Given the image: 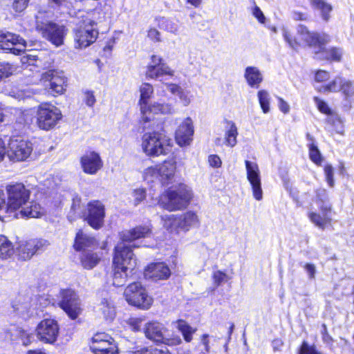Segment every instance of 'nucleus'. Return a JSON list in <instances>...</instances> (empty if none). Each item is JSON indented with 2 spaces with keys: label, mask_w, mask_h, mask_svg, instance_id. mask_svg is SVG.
Wrapping results in <instances>:
<instances>
[{
  "label": "nucleus",
  "mask_w": 354,
  "mask_h": 354,
  "mask_svg": "<svg viewBox=\"0 0 354 354\" xmlns=\"http://www.w3.org/2000/svg\"><path fill=\"white\" fill-rule=\"evenodd\" d=\"M9 213L19 210L21 216L39 218L44 214V209L35 201H29L30 192L23 183L6 186Z\"/></svg>",
  "instance_id": "f257e3e1"
},
{
  "label": "nucleus",
  "mask_w": 354,
  "mask_h": 354,
  "mask_svg": "<svg viewBox=\"0 0 354 354\" xmlns=\"http://www.w3.org/2000/svg\"><path fill=\"white\" fill-rule=\"evenodd\" d=\"M136 266V259L130 246L124 243L117 245L112 265V283L114 286H123L129 273Z\"/></svg>",
  "instance_id": "f03ea898"
},
{
  "label": "nucleus",
  "mask_w": 354,
  "mask_h": 354,
  "mask_svg": "<svg viewBox=\"0 0 354 354\" xmlns=\"http://www.w3.org/2000/svg\"><path fill=\"white\" fill-rule=\"evenodd\" d=\"M142 152L149 157H158L171 153L174 144L171 138L160 131L147 132L142 136Z\"/></svg>",
  "instance_id": "7ed1b4c3"
},
{
  "label": "nucleus",
  "mask_w": 354,
  "mask_h": 354,
  "mask_svg": "<svg viewBox=\"0 0 354 354\" xmlns=\"http://www.w3.org/2000/svg\"><path fill=\"white\" fill-rule=\"evenodd\" d=\"M175 73L174 69L162 62L160 57L153 55L147 67L146 76L150 79L159 80L172 93H175L177 90Z\"/></svg>",
  "instance_id": "20e7f679"
},
{
  "label": "nucleus",
  "mask_w": 354,
  "mask_h": 354,
  "mask_svg": "<svg viewBox=\"0 0 354 354\" xmlns=\"http://www.w3.org/2000/svg\"><path fill=\"white\" fill-rule=\"evenodd\" d=\"M317 203L322 212L318 214L314 212H310L308 216L310 221L318 227L324 230L330 225L331 218V205L329 203L326 190L319 189L317 191Z\"/></svg>",
  "instance_id": "39448f33"
},
{
  "label": "nucleus",
  "mask_w": 354,
  "mask_h": 354,
  "mask_svg": "<svg viewBox=\"0 0 354 354\" xmlns=\"http://www.w3.org/2000/svg\"><path fill=\"white\" fill-rule=\"evenodd\" d=\"M282 35L288 46L295 50L297 49L302 44L313 46L317 44H322L324 41L317 33L310 32L306 27L302 25L299 26L297 28L298 37L297 38L292 37L286 28H282Z\"/></svg>",
  "instance_id": "423d86ee"
},
{
  "label": "nucleus",
  "mask_w": 354,
  "mask_h": 354,
  "mask_svg": "<svg viewBox=\"0 0 354 354\" xmlns=\"http://www.w3.org/2000/svg\"><path fill=\"white\" fill-rule=\"evenodd\" d=\"M62 118L59 108L50 104L39 105L37 111V124L40 129L49 131L53 129Z\"/></svg>",
  "instance_id": "0eeeda50"
},
{
  "label": "nucleus",
  "mask_w": 354,
  "mask_h": 354,
  "mask_svg": "<svg viewBox=\"0 0 354 354\" xmlns=\"http://www.w3.org/2000/svg\"><path fill=\"white\" fill-rule=\"evenodd\" d=\"M124 295L129 304L140 308L149 309L152 305V298L139 282L129 284L124 290Z\"/></svg>",
  "instance_id": "6e6552de"
},
{
  "label": "nucleus",
  "mask_w": 354,
  "mask_h": 354,
  "mask_svg": "<svg viewBox=\"0 0 354 354\" xmlns=\"http://www.w3.org/2000/svg\"><path fill=\"white\" fill-rule=\"evenodd\" d=\"M35 332L39 342L45 344L53 345L59 335V326L55 319L46 318L38 323Z\"/></svg>",
  "instance_id": "1a4fd4ad"
},
{
  "label": "nucleus",
  "mask_w": 354,
  "mask_h": 354,
  "mask_svg": "<svg viewBox=\"0 0 354 354\" xmlns=\"http://www.w3.org/2000/svg\"><path fill=\"white\" fill-rule=\"evenodd\" d=\"M95 26L96 23L90 20L75 30L74 39L75 48H86L96 41L99 32Z\"/></svg>",
  "instance_id": "9d476101"
},
{
  "label": "nucleus",
  "mask_w": 354,
  "mask_h": 354,
  "mask_svg": "<svg viewBox=\"0 0 354 354\" xmlns=\"http://www.w3.org/2000/svg\"><path fill=\"white\" fill-rule=\"evenodd\" d=\"M32 144L27 140L11 138L8 144L7 155L15 162L26 160L32 153Z\"/></svg>",
  "instance_id": "9b49d317"
},
{
  "label": "nucleus",
  "mask_w": 354,
  "mask_h": 354,
  "mask_svg": "<svg viewBox=\"0 0 354 354\" xmlns=\"http://www.w3.org/2000/svg\"><path fill=\"white\" fill-rule=\"evenodd\" d=\"M91 348L95 354L118 353V347L115 340L105 333H97L93 336Z\"/></svg>",
  "instance_id": "f8f14e48"
},
{
  "label": "nucleus",
  "mask_w": 354,
  "mask_h": 354,
  "mask_svg": "<svg viewBox=\"0 0 354 354\" xmlns=\"http://www.w3.org/2000/svg\"><path fill=\"white\" fill-rule=\"evenodd\" d=\"M59 306L72 319H75L82 311L80 299L72 290H64L61 292Z\"/></svg>",
  "instance_id": "ddd939ff"
},
{
  "label": "nucleus",
  "mask_w": 354,
  "mask_h": 354,
  "mask_svg": "<svg viewBox=\"0 0 354 354\" xmlns=\"http://www.w3.org/2000/svg\"><path fill=\"white\" fill-rule=\"evenodd\" d=\"M49 245L48 241L44 239H31L21 241L15 249V253L23 260L30 259L37 252L46 249Z\"/></svg>",
  "instance_id": "4468645a"
},
{
  "label": "nucleus",
  "mask_w": 354,
  "mask_h": 354,
  "mask_svg": "<svg viewBox=\"0 0 354 354\" xmlns=\"http://www.w3.org/2000/svg\"><path fill=\"white\" fill-rule=\"evenodd\" d=\"M26 41L19 35L0 30V48L3 50H10L15 55H19L26 50Z\"/></svg>",
  "instance_id": "2eb2a0df"
},
{
  "label": "nucleus",
  "mask_w": 354,
  "mask_h": 354,
  "mask_svg": "<svg viewBox=\"0 0 354 354\" xmlns=\"http://www.w3.org/2000/svg\"><path fill=\"white\" fill-rule=\"evenodd\" d=\"M85 220L94 229L100 228L104 223L105 209L99 201H93L88 203L86 212L84 214Z\"/></svg>",
  "instance_id": "dca6fc26"
},
{
  "label": "nucleus",
  "mask_w": 354,
  "mask_h": 354,
  "mask_svg": "<svg viewBox=\"0 0 354 354\" xmlns=\"http://www.w3.org/2000/svg\"><path fill=\"white\" fill-rule=\"evenodd\" d=\"M245 165L247 179L251 185L253 196L256 200L261 201L263 198V190L259 166L256 162L249 160H245Z\"/></svg>",
  "instance_id": "f3484780"
},
{
  "label": "nucleus",
  "mask_w": 354,
  "mask_h": 354,
  "mask_svg": "<svg viewBox=\"0 0 354 354\" xmlns=\"http://www.w3.org/2000/svg\"><path fill=\"white\" fill-rule=\"evenodd\" d=\"M43 37L56 46H59L64 43V38L66 30L63 26H59L53 23H47L43 25H37Z\"/></svg>",
  "instance_id": "a211bd4d"
},
{
  "label": "nucleus",
  "mask_w": 354,
  "mask_h": 354,
  "mask_svg": "<svg viewBox=\"0 0 354 354\" xmlns=\"http://www.w3.org/2000/svg\"><path fill=\"white\" fill-rule=\"evenodd\" d=\"M82 171L88 175H95L103 167V160L100 155L94 151H86L80 160Z\"/></svg>",
  "instance_id": "6ab92c4d"
},
{
  "label": "nucleus",
  "mask_w": 354,
  "mask_h": 354,
  "mask_svg": "<svg viewBox=\"0 0 354 354\" xmlns=\"http://www.w3.org/2000/svg\"><path fill=\"white\" fill-rule=\"evenodd\" d=\"M319 91L337 92L342 91L346 100H351L354 96V86L351 82L342 77H336L328 84L322 86Z\"/></svg>",
  "instance_id": "aec40b11"
},
{
  "label": "nucleus",
  "mask_w": 354,
  "mask_h": 354,
  "mask_svg": "<svg viewBox=\"0 0 354 354\" xmlns=\"http://www.w3.org/2000/svg\"><path fill=\"white\" fill-rule=\"evenodd\" d=\"M145 336L154 342H162L165 344H175L176 339L169 338L167 330L158 322H151L146 325L145 328Z\"/></svg>",
  "instance_id": "412c9836"
},
{
  "label": "nucleus",
  "mask_w": 354,
  "mask_h": 354,
  "mask_svg": "<svg viewBox=\"0 0 354 354\" xmlns=\"http://www.w3.org/2000/svg\"><path fill=\"white\" fill-rule=\"evenodd\" d=\"M140 97L139 100L140 109L141 112V122L146 127V124L149 122L151 118L148 116V101L153 93V87L149 83H144L140 87Z\"/></svg>",
  "instance_id": "4be33fe9"
},
{
  "label": "nucleus",
  "mask_w": 354,
  "mask_h": 354,
  "mask_svg": "<svg viewBox=\"0 0 354 354\" xmlns=\"http://www.w3.org/2000/svg\"><path fill=\"white\" fill-rule=\"evenodd\" d=\"M194 134V125L190 117L185 118L178 125V147H186L192 145Z\"/></svg>",
  "instance_id": "5701e85b"
},
{
  "label": "nucleus",
  "mask_w": 354,
  "mask_h": 354,
  "mask_svg": "<svg viewBox=\"0 0 354 354\" xmlns=\"http://www.w3.org/2000/svg\"><path fill=\"white\" fill-rule=\"evenodd\" d=\"M97 315L107 322H112L116 315L115 305L111 297L106 295L102 297L95 307Z\"/></svg>",
  "instance_id": "b1692460"
},
{
  "label": "nucleus",
  "mask_w": 354,
  "mask_h": 354,
  "mask_svg": "<svg viewBox=\"0 0 354 354\" xmlns=\"http://www.w3.org/2000/svg\"><path fill=\"white\" fill-rule=\"evenodd\" d=\"M42 80L45 82H49V88L53 95H60L65 91V78L57 71H49L45 73L42 76Z\"/></svg>",
  "instance_id": "393cba45"
},
{
  "label": "nucleus",
  "mask_w": 354,
  "mask_h": 354,
  "mask_svg": "<svg viewBox=\"0 0 354 354\" xmlns=\"http://www.w3.org/2000/svg\"><path fill=\"white\" fill-rule=\"evenodd\" d=\"M145 277L154 281L165 280L171 274L169 267L164 263H151L145 270Z\"/></svg>",
  "instance_id": "a878e982"
},
{
  "label": "nucleus",
  "mask_w": 354,
  "mask_h": 354,
  "mask_svg": "<svg viewBox=\"0 0 354 354\" xmlns=\"http://www.w3.org/2000/svg\"><path fill=\"white\" fill-rule=\"evenodd\" d=\"M200 224V219L196 212L187 211L178 216V230L187 232L196 227Z\"/></svg>",
  "instance_id": "bb28decb"
},
{
  "label": "nucleus",
  "mask_w": 354,
  "mask_h": 354,
  "mask_svg": "<svg viewBox=\"0 0 354 354\" xmlns=\"http://www.w3.org/2000/svg\"><path fill=\"white\" fill-rule=\"evenodd\" d=\"M151 233L149 226H138L130 230L124 231L120 234L123 242H131L138 239L149 236Z\"/></svg>",
  "instance_id": "cd10ccee"
},
{
  "label": "nucleus",
  "mask_w": 354,
  "mask_h": 354,
  "mask_svg": "<svg viewBox=\"0 0 354 354\" xmlns=\"http://www.w3.org/2000/svg\"><path fill=\"white\" fill-rule=\"evenodd\" d=\"M160 171V181L162 184H169L175 176L176 170V162L175 158L164 161L159 165Z\"/></svg>",
  "instance_id": "c85d7f7f"
},
{
  "label": "nucleus",
  "mask_w": 354,
  "mask_h": 354,
  "mask_svg": "<svg viewBox=\"0 0 354 354\" xmlns=\"http://www.w3.org/2000/svg\"><path fill=\"white\" fill-rule=\"evenodd\" d=\"M247 84L252 88H258L263 80L261 71L256 66H248L244 71Z\"/></svg>",
  "instance_id": "c756f323"
},
{
  "label": "nucleus",
  "mask_w": 354,
  "mask_h": 354,
  "mask_svg": "<svg viewBox=\"0 0 354 354\" xmlns=\"http://www.w3.org/2000/svg\"><path fill=\"white\" fill-rule=\"evenodd\" d=\"M223 143L225 145L234 147L237 144L238 128L232 120H225Z\"/></svg>",
  "instance_id": "7c9ffc66"
},
{
  "label": "nucleus",
  "mask_w": 354,
  "mask_h": 354,
  "mask_svg": "<svg viewBox=\"0 0 354 354\" xmlns=\"http://www.w3.org/2000/svg\"><path fill=\"white\" fill-rule=\"evenodd\" d=\"M15 248L7 236L0 234V260L6 261L13 257Z\"/></svg>",
  "instance_id": "2f4dec72"
},
{
  "label": "nucleus",
  "mask_w": 354,
  "mask_h": 354,
  "mask_svg": "<svg viewBox=\"0 0 354 354\" xmlns=\"http://www.w3.org/2000/svg\"><path fill=\"white\" fill-rule=\"evenodd\" d=\"M194 198V193L190 187L185 184H178V209L186 208Z\"/></svg>",
  "instance_id": "473e14b6"
},
{
  "label": "nucleus",
  "mask_w": 354,
  "mask_h": 354,
  "mask_svg": "<svg viewBox=\"0 0 354 354\" xmlns=\"http://www.w3.org/2000/svg\"><path fill=\"white\" fill-rule=\"evenodd\" d=\"M160 205L169 211H174L177 207V192L174 189H169L162 194L160 199Z\"/></svg>",
  "instance_id": "72a5a7b5"
},
{
  "label": "nucleus",
  "mask_w": 354,
  "mask_h": 354,
  "mask_svg": "<svg viewBox=\"0 0 354 354\" xmlns=\"http://www.w3.org/2000/svg\"><path fill=\"white\" fill-rule=\"evenodd\" d=\"M319 48L320 50L315 53L317 59H326L335 62H339L341 60L343 55V52L341 48L335 47L325 48L320 46Z\"/></svg>",
  "instance_id": "f704fd0d"
},
{
  "label": "nucleus",
  "mask_w": 354,
  "mask_h": 354,
  "mask_svg": "<svg viewBox=\"0 0 354 354\" xmlns=\"http://www.w3.org/2000/svg\"><path fill=\"white\" fill-rule=\"evenodd\" d=\"M13 308L18 314L25 319L32 316L35 310L29 298L24 299L23 300L19 298L13 305Z\"/></svg>",
  "instance_id": "c9c22d12"
},
{
  "label": "nucleus",
  "mask_w": 354,
  "mask_h": 354,
  "mask_svg": "<svg viewBox=\"0 0 354 354\" xmlns=\"http://www.w3.org/2000/svg\"><path fill=\"white\" fill-rule=\"evenodd\" d=\"M96 243L94 238L79 231L75 237L74 248L76 250H85L93 247Z\"/></svg>",
  "instance_id": "e433bc0d"
},
{
  "label": "nucleus",
  "mask_w": 354,
  "mask_h": 354,
  "mask_svg": "<svg viewBox=\"0 0 354 354\" xmlns=\"http://www.w3.org/2000/svg\"><path fill=\"white\" fill-rule=\"evenodd\" d=\"M100 257L95 253L90 251H84L80 257V262L82 267L87 270L93 269L100 262Z\"/></svg>",
  "instance_id": "4c0bfd02"
},
{
  "label": "nucleus",
  "mask_w": 354,
  "mask_h": 354,
  "mask_svg": "<svg viewBox=\"0 0 354 354\" xmlns=\"http://www.w3.org/2000/svg\"><path fill=\"white\" fill-rule=\"evenodd\" d=\"M171 111L172 108L169 104L153 102L149 105L148 116L151 118L149 122L153 120V118L151 115H167L171 113Z\"/></svg>",
  "instance_id": "58836bf2"
},
{
  "label": "nucleus",
  "mask_w": 354,
  "mask_h": 354,
  "mask_svg": "<svg viewBox=\"0 0 354 354\" xmlns=\"http://www.w3.org/2000/svg\"><path fill=\"white\" fill-rule=\"evenodd\" d=\"M311 4L315 9L320 11L322 17L324 21L329 19V14L332 10V7L330 4L323 0H311Z\"/></svg>",
  "instance_id": "ea45409f"
},
{
  "label": "nucleus",
  "mask_w": 354,
  "mask_h": 354,
  "mask_svg": "<svg viewBox=\"0 0 354 354\" xmlns=\"http://www.w3.org/2000/svg\"><path fill=\"white\" fill-rule=\"evenodd\" d=\"M84 214L81 203V198L76 196L73 199L71 210L68 214V218L71 221H72L78 217L84 216Z\"/></svg>",
  "instance_id": "a19ab883"
},
{
  "label": "nucleus",
  "mask_w": 354,
  "mask_h": 354,
  "mask_svg": "<svg viewBox=\"0 0 354 354\" xmlns=\"http://www.w3.org/2000/svg\"><path fill=\"white\" fill-rule=\"evenodd\" d=\"M178 330L181 333L185 341L186 342H190L197 328L191 326L185 321L178 320Z\"/></svg>",
  "instance_id": "79ce46f5"
},
{
  "label": "nucleus",
  "mask_w": 354,
  "mask_h": 354,
  "mask_svg": "<svg viewBox=\"0 0 354 354\" xmlns=\"http://www.w3.org/2000/svg\"><path fill=\"white\" fill-rule=\"evenodd\" d=\"M144 180L149 183H153L157 180H160V171L159 165L149 167L143 172Z\"/></svg>",
  "instance_id": "37998d69"
},
{
  "label": "nucleus",
  "mask_w": 354,
  "mask_h": 354,
  "mask_svg": "<svg viewBox=\"0 0 354 354\" xmlns=\"http://www.w3.org/2000/svg\"><path fill=\"white\" fill-rule=\"evenodd\" d=\"M258 100L263 113H268L270 111V96L266 90H260L257 93Z\"/></svg>",
  "instance_id": "c03bdc74"
},
{
  "label": "nucleus",
  "mask_w": 354,
  "mask_h": 354,
  "mask_svg": "<svg viewBox=\"0 0 354 354\" xmlns=\"http://www.w3.org/2000/svg\"><path fill=\"white\" fill-rule=\"evenodd\" d=\"M194 98L190 87H178V103L188 106Z\"/></svg>",
  "instance_id": "a18cd8bd"
},
{
  "label": "nucleus",
  "mask_w": 354,
  "mask_h": 354,
  "mask_svg": "<svg viewBox=\"0 0 354 354\" xmlns=\"http://www.w3.org/2000/svg\"><path fill=\"white\" fill-rule=\"evenodd\" d=\"M309 157L310 159L316 165H320L323 158L317 147L313 143L309 145Z\"/></svg>",
  "instance_id": "49530a36"
},
{
  "label": "nucleus",
  "mask_w": 354,
  "mask_h": 354,
  "mask_svg": "<svg viewBox=\"0 0 354 354\" xmlns=\"http://www.w3.org/2000/svg\"><path fill=\"white\" fill-rule=\"evenodd\" d=\"M8 214L10 213L6 202V196L3 191L0 189V220H3Z\"/></svg>",
  "instance_id": "de8ad7c7"
},
{
  "label": "nucleus",
  "mask_w": 354,
  "mask_h": 354,
  "mask_svg": "<svg viewBox=\"0 0 354 354\" xmlns=\"http://www.w3.org/2000/svg\"><path fill=\"white\" fill-rule=\"evenodd\" d=\"M131 195L133 204L137 206L146 198V190L144 188H137L133 190Z\"/></svg>",
  "instance_id": "09e8293b"
},
{
  "label": "nucleus",
  "mask_w": 354,
  "mask_h": 354,
  "mask_svg": "<svg viewBox=\"0 0 354 354\" xmlns=\"http://www.w3.org/2000/svg\"><path fill=\"white\" fill-rule=\"evenodd\" d=\"M212 279L214 285L218 286L222 283L227 282L229 279V277L225 272L221 270H215L212 274Z\"/></svg>",
  "instance_id": "8fccbe9b"
},
{
  "label": "nucleus",
  "mask_w": 354,
  "mask_h": 354,
  "mask_svg": "<svg viewBox=\"0 0 354 354\" xmlns=\"http://www.w3.org/2000/svg\"><path fill=\"white\" fill-rule=\"evenodd\" d=\"M15 70V67L8 63H0V81L12 75Z\"/></svg>",
  "instance_id": "3c124183"
},
{
  "label": "nucleus",
  "mask_w": 354,
  "mask_h": 354,
  "mask_svg": "<svg viewBox=\"0 0 354 354\" xmlns=\"http://www.w3.org/2000/svg\"><path fill=\"white\" fill-rule=\"evenodd\" d=\"M313 100L320 112L326 115H330L332 113L331 109L326 102L317 97H315Z\"/></svg>",
  "instance_id": "603ef678"
},
{
  "label": "nucleus",
  "mask_w": 354,
  "mask_h": 354,
  "mask_svg": "<svg viewBox=\"0 0 354 354\" xmlns=\"http://www.w3.org/2000/svg\"><path fill=\"white\" fill-rule=\"evenodd\" d=\"M299 354H321L314 346L309 345L304 342L300 347Z\"/></svg>",
  "instance_id": "864d4df0"
},
{
  "label": "nucleus",
  "mask_w": 354,
  "mask_h": 354,
  "mask_svg": "<svg viewBox=\"0 0 354 354\" xmlns=\"http://www.w3.org/2000/svg\"><path fill=\"white\" fill-rule=\"evenodd\" d=\"M324 174L326 177V180L328 185L331 187L334 186L335 182H334V169L333 167L330 165H327L324 167Z\"/></svg>",
  "instance_id": "5fc2aeb1"
},
{
  "label": "nucleus",
  "mask_w": 354,
  "mask_h": 354,
  "mask_svg": "<svg viewBox=\"0 0 354 354\" xmlns=\"http://www.w3.org/2000/svg\"><path fill=\"white\" fill-rule=\"evenodd\" d=\"M19 338L21 341L22 344L24 346L30 345L33 341L32 334L28 333L25 330H20L19 333Z\"/></svg>",
  "instance_id": "6e6d98bb"
},
{
  "label": "nucleus",
  "mask_w": 354,
  "mask_h": 354,
  "mask_svg": "<svg viewBox=\"0 0 354 354\" xmlns=\"http://www.w3.org/2000/svg\"><path fill=\"white\" fill-rule=\"evenodd\" d=\"M144 354H170V351L165 346H160L159 347L147 348Z\"/></svg>",
  "instance_id": "4d7b16f0"
},
{
  "label": "nucleus",
  "mask_w": 354,
  "mask_h": 354,
  "mask_svg": "<svg viewBox=\"0 0 354 354\" xmlns=\"http://www.w3.org/2000/svg\"><path fill=\"white\" fill-rule=\"evenodd\" d=\"M29 0H13L12 8L18 12L24 11L28 6Z\"/></svg>",
  "instance_id": "13d9d810"
},
{
  "label": "nucleus",
  "mask_w": 354,
  "mask_h": 354,
  "mask_svg": "<svg viewBox=\"0 0 354 354\" xmlns=\"http://www.w3.org/2000/svg\"><path fill=\"white\" fill-rule=\"evenodd\" d=\"M84 101L87 106H93L96 102L93 91H84Z\"/></svg>",
  "instance_id": "bf43d9fd"
},
{
  "label": "nucleus",
  "mask_w": 354,
  "mask_h": 354,
  "mask_svg": "<svg viewBox=\"0 0 354 354\" xmlns=\"http://www.w3.org/2000/svg\"><path fill=\"white\" fill-rule=\"evenodd\" d=\"M208 162L209 165L214 168H219L222 165V161L220 157L216 154H212L209 156Z\"/></svg>",
  "instance_id": "052dcab7"
},
{
  "label": "nucleus",
  "mask_w": 354,
  "mask_h": 354,
  "mask_svg": "<svg viewBox=\"0 0 354 354\" xmlns=\"http://www.w3.org/2000/svg\"><path fill=\"white\" fill-rule=\"evenodd\" d=\"M162 219L165 221L164 225L167 229L172 228L176 223V218L174 214L165 215Z\"/></svg>",
  "instance_id": "680f3d73"
},
{
  "label": "nucleus",
  "mask_w": 354,
  "mask_h": 354,
  "mask_svg": "<svg viewBox=\"0 0 354 354\" xmlns=\"http://www.w3.org/2000/svg\"><path fill=\"white\" fill-rule=\"evenodd\" d=\"M252 12L253 16L259 21V23L265 24L266 17L263 12L258 6H255L252 9Z\"/></svg>",
  "instance_id": "e2e57ef3"
},
{
  "label": "nucleus",
  "mask_w": 354,
  "mask_h": 354,
  "mask_svg": "<svg viewBox=\"0 0 354 354\" xmlns=\"http://www.w3.org/2000/svg\"><path fill=\"white\" fill-rule=\"evenodd\" d=\"M330 78L329 73L326 71H318L315 74V81L317 82H325Z\"/></svg>",
  "instance_id": "0e129e2a"
},
{
  "label": "nucleus",
  "mask_w": 354,
  "mask_h": 354,
  "mask_svg": "<svg viewBox=\"0 0 354 354\" xmlns=\"http://www.w3.org/2000/svg\"><path fill=\"white\" fill-rule=\"evenodd\" d=\"M305 270L308 273V277L310 279H314L315 278L316 274V267L314 264L312 263H306L304 266Z\"/></svg>",
  "instance_id": "69168bd1"
},
{
  "label": "nucleus",
  "mask_w": 354,
  "mask_h": 354,
  "mask_svg": "<svg viewBox=\"0 0 354 354\" xmlns=\"http://www.w3.org/2000/svg\"><path fill=\"white\" fill-rule=\"evenodd\" d=\"M147 37L153 42L160 41V32L156 28H150L148 30Z\"/></svg>",
  "instance_id": "338daca9"
},
{
  "label": "nucleus",
  "mask_w": 354,
  "mask_h": 354,
  "mask_svg": "<svg viewBox=\"0 0 354 354\" xmlns=\"http://www.w3.org/2000/svg\"><path fill=\"white\" fill-rule=\"evenodd\" d=\"M278 106L279 110L284 114H286L290 111L289 104L281 97H278Z\"/></svg>",
  "instance_id": "774afa93"
}]
</instances>
